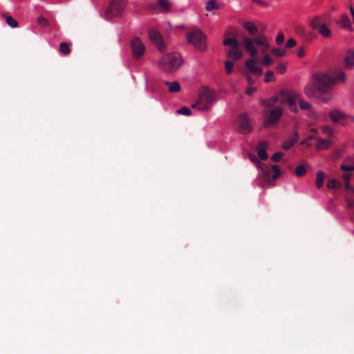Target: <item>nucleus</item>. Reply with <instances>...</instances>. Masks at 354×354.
<instances>
[{"mask_svg":"<svg viewBox=\"0 0 354 354\" xmlns=\"http://www.w3.org/2000/svg\"><path fill=\"white\" fill-rule=\"evenodd\" d=\"M314 84L306 86L305 94L309 97H316L322 102H328L331 97L330 91L335 83H344L346 80L344 73L340 69H334L330 73L314 75Z\"/></svg>","mask_w":354,"mask_h":354,"instance_id":"f257e3e1","label":"nucleus"},{"mask_svg":"<svg viewBox=\"0 0 354 354\" xmlns=\"http://www.w3.org/2000/svg\"><path fill=\"white\" fill-rule=\"evenodd\" d=\"M241 44L251 57H255L258 53L254 46V44H256L260 48L261 52L264 54L262 64L266 66H269L272 64L273 61L272 58L266 53L270 48V44L267 37L264 35L261 34L255 36L254 38L244 36L242 39Z\"/></svg>","mask_w":354,"mask_h":354,"instance_id":"f03ea898","label":"nucleus"},{"mask_svg":"<svg viewBox=\"0 0 354 354\" xmlns=\"http://www.w3.org/2000/svg\"><path fill=\"white\" fill-rule=\"evenodd\" d=\"M299 97V93L295 90L282 89L277 95L270 98L269 103L279 102L281 104L288 105L292 112L297 113L299 111L297 106Z\"/></svg>","mask_w":354,"mask_h":354,"instance_id":"7ed1b4c3","label":"nucleus"},{"mask_svg":"<svg viewBox=\"0 0 354 354\" xmlns=\"http://www.w3.org/2000/svg\"><path fill=\"white\" fill-rule=\"evenodd\" d=\"M270 99L262 101V105L266 108L263 111L264 125L265 127L275 126L283 113V109L281 106H276L277 103L270 104Z\"/></svg>","mask_w":354,"mask_h":354,"instance_id":"20e7f679","label":"nucleus"},{"mask_svg":"<svg viewBox=\"0 0 354 354\" xmlns=\"http://www.w3.org/2000/svg\"><path fill=\"white\" fill-rule=\"evenodd\" d=\"M183 63L180 55L175 52L163 55L158 61V67L165 73H171L176 71Z\"/></svg>","mask_w":354,"mask_h":354,"instance_id":"39448f33","label":"nucleus"},{"mask_svg":"<svg viewBox=\"0 0 354 354\" xmlns=\"http://www.w3.org/2000/svg\"><path fill=\"white\" fill-rule=\"evenodd\" d=\"M215 100V93L208 88H204L199 93L197 101L191 106L192 109L206 111L209 109Z\"/></svg>","mask_w":354,"mask_h":354,"instance_id":"423d86ee","label":"nucleus"},{"mask_svg":"<svg viewBox=\"0 0 354 354\" xmlns=\"http://www.w3.org/2000/svg\"><path fill=\"white\" fill-rule=\"evenodd\" d=\"M127 0H111L105 12V18L112 20L120 17L126 7Z\"/></svg>","mask_w":354,"mask_h":354,"instance_id":"0eeeda50","label":"nucleus"},{"mask_svg":"<svg viewBox=\"0 0 354 354\" xmlns=\"http://www.w3.org/2000/svg\"><path fill=\"white\" fill-rule=\"evenodd\" d=\"M187 41L200 50H204L206 48L205 35L199 30H195L187 33Z\"/></svg>","mask_w":354,"mask_h":354,"instance_id":"6e6552de","label":"nucleus"},{"mask_svg":"<svg viewBox=\"0 0 354 354\" xmlns=\"http://www.w3.org/2000/svg\"><path fill=\"white\" fill-rule=\"evenodd\" d=\"M238 132L242 134H246L252 131V127L250 120L246 113H241L237 118Z\"/></svg>","mask_w":354,"mask_h":354,"instance_id":"1a4fd4ad","label":"nucleus"},{"mask_svg":"<svg viewBox=\"0 0 354 354\" xmlns=\"http://www.w3.org/2000/svg\"><path fill=\"white\" fill-rule=\"evenodd\" d=\"M131 48L133 56L136 59L142 57L145 52L144 43L138 37H134L131 40Z\"/></svg>","mask_w":354,"mask_h":354,"instance_id":"9d476101","label":"nucleus"},{"mask_svg":"<svg viewBox=\"0 0 354 354\" xmlns=\"http://www.w3.org/2000/svg\"><path fill=\"white\" fill-rule=\"evenodd\" d=\"M148 33L149 39L153 44L155 45L160 51H163L165 50V45L163 42L160 33L154 28H150Z\"/></svg>","mask_w":354,"mask_h":354,"instance_id":"9b49d317","label":"nucleus"},{"mask_svg":"<svg viewBox=\"0 0 354 354\" xmlns=\"http://www.w3.org/2000/svg\"><path fill=\"white\" fill-rule=\"evenodd\" d=\"M245 66L248 71L257 76H261L263 73V70L257 66L256 62L254 59H248L245 63Z\"/></svg>","mask_w":354,"mask_h":354,"instance_id":"f8f14e48","label":"nucleus"},{"mask_svg":"<svg viewBox=\"0 0 354 354\" xmlns=\"http://www.w3.org/2000/svg\"><path fill=\"white\" fill-rule=\"evenodd\" d=\"M267 147L268 143L264 140L260 141L257 147L258 156L263 160H265L268 158L266 152Z\"/></svg>","mask_w":354,"mask_h":354,"instance_id":"ddd939ff","label":"nucleus"},{"mask_svg":"<svg viewBox=\"0 0 354 354\" xmlns=\"http://www.w3.org/2000/svg\"><path fill=\"white\" fill-rule=\"evenodd\" d=\"M328 115L333 123H337L346 118V115L338 109L330 111Z\"/></svg>","mask_w":354,"mask_h":354,"instance_id":"4468645a","label":"nucleus"},{"mask_svg":"<svg viewBox=\"0 0 354 354\" xmlns=\"http://www.w3.org/2000/svg\"><path fill=\"white\" fill-rule=\"evenodd\" d=\"M243 28L250 35H254V37L252 38H254L255 36L259 35V34H257L258 28H257V26L252 22H250V21L245 22L243 24Z\"/></svg>","mask_w":354,"mask_h":354,"instance_id":"2eb2a0df","label":"nucleus"},{"mask_svg":"<svg viewBox=\"0 0 354 354\" xmlns=\"http://www.w3.org/2000/svg\"><path fill=\"white\" fill-rule=\"evenodd\" d=\"M227 55L228 57L232 58L234 60H239L242 57L243 53L239 46L238 48H232L231 50H229L227 53Z\"/></svg>","mask_w":354,"mask_h":354,"instance_id":"dca6fc26","label":"nucleus"},{"mask_svg":"<svg viewBox=\"0 0 354 354\" xmlns=\"http://www.w3.org/2000/svg\"><path fill=\"white\" fill-rule=\"evenodd\" d=\"M345 66L348 69H351L354 67V51L349 50L347 52L345 57Z\"/></svg>","mask_w":354,"mask_h":354,"instance_id":"f3484780","label":"nucleus"},{"mask_svg":"<svg viewBox=\"0 0 354 354\" xmlns=\"http://www.w3.org/2000/svg\"><path fill=\"white\" fill-rule=\"evenodd\" d=\"M298 137V133L297 132L295 133L294 136L292 138H289L288 140L285 141L283 143L282 148L285 150L290 149L297 142Z\"/></svg>","mask_w":354,"mask_h":354,"instance_id":"a211bd4d","label":"nucleus"},{"mask_svg":"<svg viewBox=\"0 0 354 354\" xmlns=\"http://www.w3.org/2000/svg\"><path fill=\"white\" fill-rule=\"evenodd\" d=\"M315 140L317 141L316 149L317 150H324L327 149L330 145H331V142L326 139L323 138H315Z\"/></svg>","mask_w":354,"mask_h":354,"instance_id":"6ab92c4d","label":"nucleus"},{"mask_svg":"<svg viewBox=\"0 0 354 354\" xmlns=\"http://www.w3.org/2000/svg\"><path fill=\"white\" fill-rule=\"evenodd\" d=\"M297 102L299 103V106L301 109L302 110H306V111H310L311 115H314L315 114V111L311 110V104L308 102L307 101H305L301 98V95L299 94V99L297 100Z\"/></svg>","mask_w":354,"mask_h":354,"instance_id":"aec40b11","label":"nucleus"},{"mask_svg":"<svg viewBox=\"0 0 354 354\" xmlns=\"http://www.w3.org/2000/svg\"><path fill=\"white\" fill-rule=\"evenodd\" d=\"M165 84L169 86L168 91L170 93H174L180 91V85L178 82H169L168 81H165Z\"/></svg>","mask_w":354,"mask_h":354,"instance_id":"412c9836","label":"nucleus"},{"mask_svg":"<svg viewBox=\"0 0 354 354\" xmlns=\"http://www.w3.org/2000/svg\"><path fill=\"white\" fill-rule=\"evenodd\" d=\"M325 174L322 171H318L316 173L315 185L317 189H320L324 183Z\"/></svg>","mask_w":354,"mask_h":354,"instance_id":"4be33fe9","label":"nucleus"},{"mask_svg":"<svg viewBox=\"0 0 354 354\" xmlns=\"http://www.w3.org/2000/svg\"><path fill=\"white\" fill-rule=\"evenodd\" d=\"M324 24L323 19L321 17H314L310 22V26L314 29L317 30L319 27H321Z\"/></svg>","mask_w":354,"mask_h":354,"instance_id":"5701e85b","label":"nucleus"},{"mask_svg":"<svg viewBox=\"0 0 354 354\" xmlns=\"http://www.w3.org/2000/svg\"><path fill=\"white\" fill-rule=\"evenodd\" d=\"M317 31L324 38H330L332 35L331 30L324 24Z\"/></svg>","mask_w":354,"mask_h":354,"instance_id":"b1692460","label":"nucleus"},{"mask_svg":"<svg viewBox=\"0 0 354 354\" xmlns=\"http://www.w3.org/2000/svg\"><path fill=\"white\" fill-rule=\"evenodd\" d=\"M339 23L342 26V27L351 30L350 19L346 14H343L341 15Z\"/></svg>","mask_w":354,"mask_h":354,"instance_id":"393cba45","label":"nucleus"},{"mask_svg":"<svg viewBox=\"0 0 354 354\" xmlns=\"http://www.w3.org/2000/svg\"><path fill=\"white\" fill-rule=\"evenodd\" d=\"M326 187L328 189L336 190L342 187V183L337 179L333 178L327 182Z\"/></svg>","mask_w":354,"mask_h":354,"instance_id":"a878e982","label":"nucleus"},{"mask_svg":"<svg viewBox=\"0 0 354 354\" xmlns=\"http://www.w3.org/2000/svg\"><path fill=\"white\" fill-rule=\"evenodd\" d=\"M205 8L207 11L210 12L212 11L213 10L219 9L220 6L215 0H209L206 3Z\"/></svg>","mask_w":354,"mask_h":354,"instance_id":"bb28decb","label":"nucleus"},{"mask_svg":"<svg viewBox=\"0 0 354 354\" xmlns=\"http://www.w3.org/2000/svg\"><path fill=\"white\" fill-rule=\"evenodd\" d=\"M350 165H341L340 169L344 171H354V158H348L347 160Z\"/></svg>","mask_w":354,"mask_h":354,"instance_id":"cd10ccee","label":"nucleus"},{"mask_svg":"<svg viewBox=\"0 0 354 354\" xmlns=\"http://www.w3.org/2000/svg\"><path fill=\"white\" fill-rule=\"evenodd\" d=\"M223 45L224 46H230L232 47V48H238L239 46V41L234 38H227L223 41Z\"/></svg>","mask_w":354,"mask_h":354,"instance_id":"c85d7f7f","label":"nucleus"},{"mask_svg":"<svg viewBox=\"0 0 354 354\" xmlns=\"http://www.w3.org/2000/svg\"><path fill=\"white\" fill-rule=\"evenodd\" d=\"M3 17L8 25H9L12 28L17 27L18 22L17 20H15L14 18L9 15H4Z\"/></svg>","mask_w":354,"mask_h":354,"instance_id":"c756f323","label":"nucleus"},{"mask_svg":"<svg viewBox=\"0 0 354 354\" xmlns=\"http://www.w3.org/2000/svg\"><path fill=\"white\" fill-rule=\"evenodd\" d=\"M59 51L64 55H68L71 53V49L66 42H62L59 45Z\"/></svg>","mask_w":354,"mask_h":354,"instance_id":"7c9ffc66","label":"nucleus"},{"mask_svg":"<svg viewBox=\"0 0 354 354\" xmlns=\"http://www.w3.org/2000/svg\"><path fill=\"white\" fill-rule=\"evenodd\" d=\"M306 173V168L304 165H299L296 167L295 169V174L301 177L304 176Z\"/></svg>","mask_w":354,"mask_h":354,"instance_id":"2f4dec72","label":"nucleus"},{"mask_svg":"<svg viewBox=\"0 0 354 354\" xmlns=\"http://www.w3.org/2000/svg\"><path fill=\"white\" fill-rule=\"evenodd\" d=\"M158 5L165 11H168L171 6V3L168 0H158Z\"/></svg>","mask_w":354,"mask_h":354,"instance_id":"473e14b6","label":"nucleus"},{"mask_svg":"<svg viewBox=\"0 0 354 354\" xmlns=\"http://www.w3.org/2000/svg\"><path fill=\"white\" fill-rule=\"evenodd\" d=\"M275 80L274 73L271 71H268L265 73V82H274Z\"/></svg>","mask_w":354,"mask_h":354,"instance_id":"72a5a7b5","label":"nucleus"},{"mask_svg":"<svg viewBox=\"0 0 354 354\" xmlns=\"http://www.w3.org/2000/svg\"><path fill=\"white\" fill-rule=\"evenodd\" d=\"M271 169L273 170L274 174L272 176V180H275L280 175L281 170L278 165H273L271 167Z\"/></svg>","mask_w":354,"mask_h":354,"instance_id":"f704fd0d","label":"nucleus"},{"mask_svg":"<svg viewBox=\"0 0 354 354\" xmlns=\"http://www.w3.org/2000/svg\"><path fill=\"white\" fill-rule=\"evenodd\" d=\"M233 67H234V63L232 61L227 60V61L225 62V71L228 75H230L232 73Z\"/></svg>","mask_w":354,"mask_h":354,"instance_id":"c9c22d12","label":"nucleus"},{"mask_svg":"<svg viewBox=\"0 0 354 354\" xmlns=\"http://www.w3.org/2000/svg\"><path fill=\"white\" fill-rule=\"evenodd\" d=\"M272 53L277 57H281L285 55L286 50L282 48H273Z\"/></svg>","mask_w":354,"mask_h":354,"instance_id":"e433bc0d","label":"nucleus"},{"mask_svg":"<svg viewBox=\"0 0 354 354\" xmlns=\"http://www.w3.org/2000/svg\"><path fill=\"white\" fill-rule=\"evenodd\" d=\"M322 131L323 133H324L325 135L329 136V137H333V130L331 127H330L329 126H324L322 127Z\"/></svg>","mask_w":354,"mask_h":354,"instance_id":"4c0bfd02","label":"nucleus"},{"mask_svg":"<svg viewBox=\"0 0 354 354\" xmlns=\"http://www.w3.org/2000/svg\"><path fill=\"white\" fill-rule=\"evenodd\" d=\"M283 156V153L281 151H277L271 156V160L275 162H278L281 160Z\"/></svg>","mask_w":354,"mask_h":354,"instance_id":"58836bf2","label":"nucleus"},{"mask_svg":"<svg viewBox=\"0 0 354 354\" xmlns=\"http://www.w3.org/2000/svg\"><path fill=\"white\" fill-rule=\"evenodd\" d=\"M176 112L178 114L185 115H189L192 113L191 110L188 107H183L181 109H179L176 111Z\"/></svg>","mask_w":354,"mask_h":354,"instance_id":"ea45409f","label":"nucleus"},{"mask_svg":"<svg viewBox=\"0 0 354 354\" xmlns=\"http://www.w3.org/2000/svg\"><path fill=\"white\" fill-rule=\"evenodd\" d=\"M37 23L39 26H47L48 25V20L43 16H39L37 19Z\"/></svg>","mask_w":354,"mask_h":354,"instance_id":"a19ab883","label":"nucleus"},{"mask_svg":"<svg viewBox=\"0 0 354 354\" xmlns=\"http://www.w3.org/2000/svg\"><path fill=\"white\" fill-rule=\"evenodd\" d=\"M296 44H297L296 40L292 38H290L288 40V41L286 44V47L288 48H290L295 46Z\"/></svg>","mask_w":354,"mask_h":354,"instance_id":"79ce46f5","label":"nucleus"},{"mask_svg":"<svg viewBox=\"0 0 354 354\" xmlns=\"http://www.w3.org/2000/svg\"><path fill=\"white\" fill-rule=\"evenodd\" d=\"M284 40V35L282 32H280L278 34L277 38H276V43L277 45H281Z\"/></svg>","mask_w":354,"mask_h":354,"instance_id":"37998d69","label":"nucleus"},{"mask_svg":"<svg viewBox=\"0 0 354 354\" xmlns=\"http://www.w3.org/2000/svg\"><path fill=\"white\" fill-rule=\"evenodd\" d=\"M261 169L266 176H268L270 173V169L265 164H261Z\"/></svg>","mask_w":354,"mask_h":354,"instance_id":"c03bdc74","label":"nucleus"},{"mask_svg":"<svg viewBox=\"0 0 354 354\" xmlns=\"http://www.w3.org/2000/svg\"><path fill=\"white\" fill-rule=\"evenodd\" d=\"M305 55V48L304 46H301L299 48L297 51V56L299 57H303Z\"/></svg>","mask_w":354,"mask_h":354,"instance_id":"a18cd8bd","label":"nucleus"},{"mask_svg":"<svg viewBox=\"0 0 354 354\" xmlns=\"http://www.w3.org/2000/svg\"><path fill=\"white\" fill-rule=\"evenodd\" d=\"M345 189L349 192L353 193L354 192V187L351 186L350 185V183H345L344 185Z\"/></svg>","mask_w":354,"mask_h":354,"instance_id":"49530a36","label":"nucleus"},{"mask_svg":"<svg viewBox=\"0 0 354 354\" xmlns=\"http://www.w3.org/2000/svg\"><path fill=\"white\" fill-rule=\"evenodd\" d=\"M256 90L257 88L255 87H248L245 91V93L248 95H251Z\"/></svg>","mask_w":354,"mask_h":354,"instance_id":"de8ad7c7","label":"nucleus"},{"mask_svg":"<svg viewBox=\"0 0 354 354\" xmlns=\"http://www.w3.org/2000/svg\"><path fill=\"white\" fill-rule=\"evenodd\" d=\"M277 69L278 72L283 73L286 70V66L283 64H279L277 66Z\"/></svg>","mask_w":354,"mask_h":354,"instance_id":"09e8293b","label":"nucleus"},{"mask_svg":"<svg viewBox=\"0 0 354 354\" xmlns=\"http://www.w3.org/2000/svg\"><path fill=\"white\" fill-rule=\"evenodd\" d=\"M351 174H344L343 175V179L345 182V183H350V180H351Z\"/></svg>","mask_w":354,"mask_h":354,"instance_id":"8fccbe9b","label":"nucleus"},{"mask_svg":"<svg viewBox=\"0 0 354 354\" xmlns=\"http://www.w3.org/2000/svg\"><path fill=\"white\" fill-rule=\"evenodd\" d=\"M253 2H255L259 5H261V6H268V3L266 2H264L261 0H252Z\"/></svg>","mask_w":354,"mask_h":354,"instance_id":"3c124183","label":"nucleus"},{"mask_svg":"<svg viewBox=\"0 0 354 354\" xmlns=\"http://www.w3.org/2000/svg\"><path fill=\"white\" fill-rule=\"evenodd\" d=\"M247 82L249 84H253L254 83V80L250 76H247Z\"/></svg>","mask_w":354,"mask_h":354,"instance_id":"603ef678","label":"nucleus"},{"mask_svg":"<svg viewBox=\"0 0 354 354\" xmlns=\"http://www.w3.org/2000/svg\"><path fill=\"white\" fill-rule=\"evenodd\" d=\"M350 12H351L353 19H354V8L352 6H350Z\"/></svg>","mask_w":354,"mask_h":354,"instance_id":"864d4df0","label":"nucleus"},{"mask_svg":"<svg viewBox=\"0 0 354 354\" xmlns=\"http://www.w3.org/2000/svg\"><path fill=\"white\" fill-rule=\"evenodd\" d=\"M340 153H341V151L339 150L335 151V155L336 158H338L340 156Z\"/></svg>","mask_w":354,"mask_h":354,"instance_id":"5fc2aeb1","label":"nucleus"},{"mask_svg":"<svg viewBox=\"0 0 354 354\" xmlns=\"http://www.w3.org/2000/svg\"><path fill=\"white\" fill-rule=\"evenodd\" d=\"M310 138V139H315V138H318V137H316L315 135H312L311 136H310V138Z\"/></svg>","mask_w":354,"mask_h":354,"instance_id":"6e6d98bb","label":"nucleus"},{"mask_svg":"<svg viewBox=\"0 0 354 354\" xmlns=\"http://www.w3.org/2000/svg\"><path fill=\"white\" fill-rule=\"evenodd\" d=\"M311 131L314 133V134H316L317 133V131L316 129H312Z\"/></svg>","mask_w":354,"mask_h":354,"instance_id":"4d7b16f0","label":"nucleus"},{"mask_svg":"<svg viewBox=\"0 0 354 354\" xmlns=\"http://www.w3.org/2000/svg\"><path fill=\"white\" fill-rule=\"evenodd\" d=\"M350 118H351V120L353 122H354V117H353V116H350Z\"/></svg>","mask_w":354,"mask_h":354,"instance_id":"13d9d810","label":"nucleus"},{"mask_svg":"<svg viewBox=\"0 0 354 354\" xmlns=\"http://www.w3.org/2000/svg\"><path fill=\"white\" fill-rule=\"evenodd\" d=\"M299 30H300L301 32H304V28H299Z\"/></svg>","mask_w":354,"mask_h":354,"instance_id":"bf43d9fd","label":"nucleus"}]
</instances>
